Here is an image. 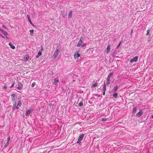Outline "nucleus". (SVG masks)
Wrapping results in <instances>:
<instances>
[{
  "label": "nucleus",
  "mask_w": 153,
  "mask_h": 153,
  "mask_svg": "<svg viewBox=\"0 0 153 153\" xmlns=\"http://www.w3.org/2000/svg\"><path fill=\"white\" fill-rule=\"evenodd\" d=\"M21 102L20 100H19L17 105L16 106V102L15 103V105L13 106L12 108L13 110H14L15 109H18L19 108V107L21 106Z\"/></svg>",
  "instance_id": "f257e3e1"
},
{
  "label": "nucleus",
  "mask_w": 153,
  "mask_h": 153,
  "mask_svg": "<svg viewBox=\"0 0 153 153\" xmlns=\"http://www.w3.org/2000/svg\"><path fill=\"white\" fill-rule=\"evenodd\" d=\"M60 51V49L59 48H56V51L54 52V54H53L54 59H55L56 58V57H57V56H58Z\"/></svg>",
  "instance_id": "f03ea898"
},
{
  "label": "nucleus",
  "mask_w": 153,
  "mask_h": 153,
  "mask_svg": "<svg viewBox=\"0 0 153 153\" xmlns=\"http://www.w3.org/2000/svg\"><path fill=\"white\" fill-rule=\"evenodd\" d=\"M11 102L13 103V106L15 105V103L16 102L15 100L16 95L13 94L11 95Z\"/></svg>",
  "instance_id": "7ed1b4c3"
},
{
  "label": "nucleus",
  "mask_w": 153,
  "mask_h": 153,
  "mask_svg": "<svg viewBox=\"0 0 153 153\" xmlns=\"http://www.w3.org/2000/svg\"><path fill=\"white\" fill-rule=\"evenodd\" d=\"M84 136V134H81L79 137L78 140L77 142V143L78 144H80L81 143V141L82 140L83 137Z\"/></svg>",
  "instance_id": "20e7f679"
},
{
  "label": "nucleus",
  "mask_w": 153,
  "mask_h": 153,
  "mask_svg": "<svg viewBox=\"0 0 153 153\" xmlns=\"http://www.w3.org/2000/svg\"><path fill=\"white\" fill-rule=\"evenodd\" d=\"M84 39L83 37H81L79 41V42L78 44L76 46L77 47H80L81 46Z\"/></svg>",
  "instance_id": "39448f33"
},
{
  "label": "nucleus",
  "mask_w": 153,
  "mask_h": 153,
  "mask_svg": "<svg viewBox=\"0 0 153 153\" xmlns=\"http://www.w3.org/2000/svg\"><path fill=\"white\" fill-rule=\"evenodd\" d=\"M138 59V57L136 56L133 58L131 59L130 60V62L131 63L136 62L137 61Z\"/></svg>",
  "instance_id": "423d86ee"
},
{
  "label": "nucleus",
  "mask_w": 153,
  "mask_h": 153,
  "mask_svg": "<svg viewBox=\"0 0 153 153\" xmlns=\"http://www.w3.org/2000/svg\"><path fill=\"white\" fill-rule=\"evenodd\" d=\"M10 139V136H9L8 137V138L7 139V143L6 144H5L4 145V147L5 148H6L8 146V145L9 144Z\"/></svg>",
  "instance_id": "0eeeda50"
},
{
  "label": "nucleus",
  "mask_w": 153,
  "mask_h": 153,
  "mask_svg": "<svg viewBox=\"0 0 153 153\" xmlns=\"http://www.w3.org/2000/svg\"><path fill=\"white\" fill-rule=\"evenodd\" d=\"M143 114V112L142 111H140L139 112L137 113L136 115V117H139L141 116Z\"/></svg>",
  "instance_id": "6e6552de"
},
{
  "label": "nucleus",
  "mask_w": 153,
  "mask_h": 153,
  "mask_svg": "<svg viewBox=\"0 0 153 153\" xmlns=\"http://www.w3.org/2000/svg\"><path fill=\"white\" fill-rule=\"evenodd\" d=\"M110 47H111V45H110V44H108V45L107 48V53H108L110 52V49H111Z\"/></svg>",
  "instance_id": "1a4fd4ad"
},
{
  "label": "nucleus",
  "mask_w": 153,
  "mask_h": 153,
  "mask_svg": "<svg viewBox=\"0 0 153 153\" xmlns=\"http://www.w3.org/2000/svg\"><path fill=\"white\" fill-rule=\"evenodd\" d=\"M59 82V79L57 77L53 81V84L54 85H56V83Z\"/></svg>",
  "instance_id": "9d476101"
},
{
  "label": "nucleus",
  "mask_w": 153,
  "mask_h": 153,
  "mask_svg": "<svg viewBox=\"0 0 153 153\" xmlns=\"http://www.w3.org/2000/svg\"><path fill=\"white\" fill-rule=\"evenodd\" d=\"M119 86L117 85H116L115 87H114L113 89L112 90V91H114V92H115L118 89V88H119Z\"/></svg>",
  "instance_id": "9b49d317"
},
{
  "label": "nucleus",
  "mask_w": 153,
  "mask_h": 153,
  "mask_svg": "<svg viewBox=\"0 0 153 153\" xmlns=\"http://www.w3.org/2000/svg\"><path fill=\"white\" fill-rule=\"evenodd\" d=\"M0 30L2 33L4 35H6V36H7V33L6 31H4V30H3L2 29H0Z\"/></svg>",
  "instance_id": "f8f14e48"
},
{
  "label": "nucleus",
  "mask_w": 153,
  "mask_h": 153,
  "mask_svg": "<svg viewBox=\"0 0 153 153\" xmlns=\"http://www.w3.org/2000/svg\"><path fill=\"white\" fill-rule=\"evenodd\" d=\"M22 87V84L20 83H19L18 87H17V88L19 89H20Z\"/></svg>",
  "instance_id": "ddd939ff"
},
{
  "label": "nucleus",
  "mask_w": 153,
  "mask_h": 153,
  "mask_svg": "<svg viewBox=\"0 0 153 153\" xmlns=\"http://www.w3.org/2000/svg\"><path fill=\"white\" fill-rule=\"evenodd\" d=\"M9 45L10 46V47L12 49H14L15 48V47L13 46L12 44L11 43H9Z\"/></svg>",
  "instance_id": "4468645a"
},
{
  "label": "nucleus",
  "mask_w": 153,
  "mask_h": 153,
  "mask_svg": "<svg viewBox=\"0 0 153 153\" xmlns=\"http://www.w3.org/2000/svg\"><path fill=\"white\" fill-rule=\"evenodd\" d=\"M137 109V108L136 107H135L133 108L132 112L133 114H134L136 113Z\"/></svg>",
  "instance_id": "2eb2a0df"
},
{
  "label": "nucleus",
  "mask_w": 153,
  "mask_h": 153,
  "mask_svg": "<svg viewBox=\"0 0 153 153\" xmlns=\"http://www.w3.org/2000/svg\"><path fill=\"white\" fill-rule=\"evenodd\" d=\"M72 11H70L68 14V18H71L72 17Z\"/></svg>",
  "instance_id": "dca6fc26"
},
{
  "label": "nucleus",
  "mask_w": 153,
  "mask_h": 153,
  "mask_svg": "<svg viewBox=\"0 0 153 153\" xmlns=\"http://www.w3.org/2000/svg\"><path fill=\"white\" fill-rule=\"evenodd\" d=\"M106 85L105 83V82L104 84V85L103 86V91H105L106 90Z\"/></svg>",
  "instance_id": "f3484780"
},
{
  "label": "nucleus",
  "mask_w": 153,
  "mask_h": 153,
  "mask_svg": "<svg viewBox=\"0 0 153 153\" xmlns=\"http://www.w3.org/2000/svg\"><path fill=\"white\" fill-rule=\"evenodd\" d=\"M117 96H118V94H117V93L114 92L113 94V96L115 98H117Z\"/></svg>",
  "instance_id": "a211bd4d"
},
{
  "label": "nucleus",
  "mask_w": 153,
  "mask_h": 153,
  "mask_svg": "<svg viewBox=\"0 0 153 153\" xmlns=\"http://www.w3.org/2000/svg\"><path fill=\"white\" fill-rule=\"evenodd\" d=\"M34 108V107L33 106V107H31L30 108V109H29V114L30 113H31V112H32V111H33Z\"/></svg>",
  "instance_id": "6ab92c4d"
},
{
  "label": "nucleus",
  "mask_w": 153,
  "mask_h": 153,
  "mask_svg": "<svg viewBox=\"0 0 153 153\" xmlns=\"http://www.w3.org/2000/svg\"><path fill=\"white\" fill-rule=\"evenodd\" d=\"M79 106H82L83 105V101L82 100L79 104Z\"/></svg>",
  "instance_id": "aec40b11"
},
{
  "label": "nucleus",
  "mask_w": 153,
  "mask_h": 153,
  "mask_svg": "<svg viewBox=\"0 0 153 153\" xmlns=\"http://www.w3.org/2000/svg\"><path fill=\"white\" fill-rule=\"evenodd\" d=\"M116 52L115 51H114L112 53V54H111L112 56L113 57H114L115 56V55H116Z\"/></svg>",
  "instance_id": "412c9836"
},
{
  "label": "nucleus",
  "mask_w": 153,
  "mask_h": 153,
  "mask_svg": "<svg viewBox=\"0 0 153 153\" xmlns=\"http://www.w3.org/2000/svg\"><path fill=\"white\" fill-rule=\"evenodd\" d=\"M98 84L97 83H95L92 86V87H95L97 86L98 85Z\"/></svg>",
  "instance_id": "4be33fe9"
},
{
  "label": "nucleus",
  "mask_w": 153,
  "mask_h": 153,
  "mask_svg": "<svg viewBox=\"0 0 153 153\" xmlns=\"http://www.w3.org/2000/svg\"><path fill=\"white\" fill-rule=\"evenodd\" d=\"M25 59H26L25 61H26L29 59V56L28 55H26L25 57Z\"/></svg>",
  "instance_id": "5701e85b"
},
{
  "label": "nucleus",
  "mask_w": 153,
  "mask_h": 153,
  "mask_svg": "<svg viewBox=\"0 0 153 153\" xmlns=\"http://www.w3.org/2000/svg\"><path fill=\"white\" fill-rule=\"evenodd\" d=\"M150 31V29H148L147 31V33H146V36H148L149 33V32Z\"/></svg>",
  "instance_id": "b1692460"
},
{
  "label": "nucleus",
  "mask_w": 153,
  "mask_h": 153,
  "mask_svg": "<svg viewBox=\"0 0 153 153\" xmlns=\"http://www.w3.org/2000/svg\"><path fill=\"white\" fill-rule=\"evenodd\" d=\"M113 75V72H111L108 75V76L110 77L111 78V77Z\"/></svg>",
  "instance_id": "393cba45"
},
{
  "label": "nucleus",
  "mask_w": 153,
  "mask_h": 153,
  "mask_svg": "<svg viewBox=\"0 0 153 153\" xmlns=\"http://www.w3.org/2000/svg\"><path fill=\"white\" fill-rule=\"evenodd\" d=\"M29 32L30 33V35L31 36H33V30H30L29 31Z\"/></svg>",
  "instance_id": "a878e982"
},
{
  "label": "nucleus",
  "mask_w": 153,
  "mask_h": 153,
  "mask_svg": "<svg viewBox=\"0 0 153 153\" xmlns=\"http://www.w3.org/2000/svg\"><path fill=\"white\" fill-rule=\"evenodd\" d=\"M110 80H106V84L107 85H108L110 84Z\"/></svg>",
  "instance_id": "bb28decb"
},
{
  "label": "nucleus",
  "mask_w": 153,
  "mask_h": 153,
  "mask_svg": "<svg viewBox=\"0 0 153 153\" xmlns=\"http://www.w3.org/2000/svg\"><path fill=\"white\" fill-rule=\"evenodd\" d=\"M2 27L4 28L5 29H7L8 28H7V27L5 26L4 25H3L2 26Z\"/></svg>",
  "instance_id": "cd10ccee"
},
{
  "label": "nucleus",
  "mask_w": 153,
  "mask_h": 153,
  "mask_svg": "<svg viewBox=\"0 0 153 153\" xmlns=\"http://www.w3.org/2000/svg\"><path fill=\"white\" fill-rule=\"evenodd\" d=\"M0 36H1L2 38H4V39H7V37L6 36H2L1 34H0Z\"/></svg>",
  "instance_id": "c85d7f7f"
},
{
  "label": "nucleus",
  "mask_w": 153,
  "mask_h": 153,
  "mask_svg": "<svg viewBox=\"0 0 153 153\" xmlns=\"http://www.w3.org/2000/svg\"><path fill=\"white\" fill-rule=\"evenodd\" d=\"M42 52L40 51H39L38 52V55L39 56H40L42 55Z\"/></svg>",
  "instance_id": "c756f323"
},
{
  "label": "nucleus",
  "mask_w": 153,
  "mask_h": 153,
  "mask_svg": "<svg viewBox=\"0 0 153 153\" xmlns=\"http://www.w3.org/2000/svg\"><path fill=\"white\" fill-rule=\"evenodd\" d=\"M121 44V42H120L118 45L117 46L116 48V49H117L119 48V46H120V45Z\"/></svg>",
  "instance_id": "7c9ffc66"
},
{
  "label": "nucleus",
  "mask_w": 153,
  "mask_h": 153,
  "mask_svg": "<svg viewBox=\"0 0 153 153\" xmlns=\"http://www.w3.org/2000/svg\"><path fill=\"white\" fill-rule=\"evenodd\" d=\"M35 85V82H34L32 83V84L31 85V86L33 87Z\"/></svg>",
  "instance_id": "2f4dec72"
},
{
  "label": "nucleus",
  "mask_w": 153,
  "mask_h": 153,
  "mask_svg": "<svg viewBox=\"0 0 153 153\" xmlns=\"http://www.w3.org/2000/svg\"><path fill=\"white\" fill-rule=\"evenodd\" d=\"M86 45V44L85 43H84L82 45V47L83 48L85 47Z\"/></svg>",
  "instance_id": "473e14b6"
},
{
  "label": "nucleus",
  "mask_w": 153,
  "mask_h": 153,
  "mask_svg": "<svg viewBox=\"0 0 153 153\" xmlns=\"http://www.w3.org/2000/svg\"><path fill=\"white\" fill-rule=\"evenodd\" d=\"M107 119L106 118H103L102 119V121H106Z\"/></svg>",
  "instance_id": "72a5a7b5"
},
{
  "label": "nucleus",
  "mask_w": 153,
  "mask_h": 153,
  "mask_svg": "<svg viewBox=\"0 0 153 153\" xmlns=\"http://www.w3.org/2000/svg\"><path fill=\"white\" fill-rule=\"evenodd\" d=\"M29 23H30L31 24H32L33 26H34V25L32 24L31 19L29 18Z\"/></svg>",
  "instance_id": "f704fd0d"
},
{
  "label": "nucleus",
  "mask_w": 153,
  "mask_h": 153,
  "mask_svg": "<svg viewBox=\"0 0 153 153\" xmlns=\"http://www.w3.org/2000/svg\"><path fill=\"white\" fill-rule=\"evenodd\" d=\"M76 56H77V57H79L80 56V54L79 53H76Z\"/></svg>",
  "instance_id": "c9c22d12"
},
{
  "label": "nucleus",
  "mask_w": 153,
  "mask_h": 153,
  "mask_svg": "<svg viewBox=\"0 0 153 153\" xmlns=\"http://www.w3.org/2000/svg\"><path fill=\"white\" fill-rule=\"evenodd\" d=\"M14 83H13V84L10 87V88H11L13 87L14 86Z\"/></svg>",
  "instance_id": "e433bc0d"
},
{
  "label": "nucleus",
  "mask_w": 153,
  "mask_h": 153,
  "mask_svg": "<svg viewBox=\"0 0 153 153\" xmlns=\"http://www.w3.org/2000/svg\"><path fill=\"white\" fill-rule=\"evenodd\" d=\"M74 58L76 59V53H75V54L74 55Z\"/></svg>",
  "instance_id": "4c0bfd02"
},
{
  "label": "nucleus",
  "mask_w": 153,
  "mask_h": 153,
  "mask_svg": "<svg viewBox=\"0 0 153 153\" xmlns=\"http://www.w3.org/2000/svg\"><path fill=\"white\" fill-rule=\"evenodd\" d=\"M7 86H4L3 88V89L4 90H6L7 89Z\"/></svg>",
  "instance_id": "58836bf2"
},
{
  "label": "nucleus",
  "mask_w": 153,
  "mask_h": 153,
  "mask_svg": "<svg viewBox=\"0 0 153 153\" xmlns=\"http://www.w3.org/2000/svg\"><path fill=\"white\" fill-rule=\"evenodd\" d=\"M110 78L108 76L106 80H110Z\"/></svg>",
  "instance_id": "ea45409f"
},
{
  "label": "nucleus",
  "mask_w": 153,
  "mask_h": 153,
  "mask_svg": "<svg viewBox=\"0 0 153 153\" xmlns=\"http://www.w3.org/2000/svg\"><path fill=\"white\" fill-rule=\"evenodd\" d=\"M28 112H29V110L27 111L26 113V115H28Z\"/></svg>",
  "instance_id": "a19ab883"
},
{
  "label": "nucleus",
  "mask_w": 153,
  "mask_h": 153,
  "mask_svg": "<svg viewBox=\"0 0 153 153\" xmlns=\"http://www.w3.org/2000/svg\"><path fill=\"white\" fill-rule=\"evenodd\" d=\"M103 95H105V91H103Z\"/></svg>",
  "instance_id": "79ce46f5"
},
{
  "label": "nucleus",
  "mask_w": 153,
  "mask_h": 153,
  "mask_svg": "<svg viewBox=\"0 0 153 153\" xmlns=\"http://www.w3.org/2000/svg\"><path fill=\"white\" fill-rule=\"evenodd\" d=\"M39 56L38 55H37V56H36V58H39Z\"/></svg>",
  "instance_id": "37998d69"
},
{
  "label": "nucleus",
  "mask_w": 153,
  "mask_h": 153,
  "mask_svg": "<svg viewBox=\"0 0 153 153\" xmlns=\"http://www.w3.org/2000/svg\"><path fill=\"white\" fill-rule=\"evenodd\" d=\"M27 18H28V20H29V15H27Z\"/></svg>",
  "instance_id": "c03bdc74"
},
{
  "label": "nucleus",
  "mask_w": 153,
  "mask_h": 153,
  "mask_svg": "<svg viewBox=\"0 0 153 153\" xmlns=\"http://www.w3.org/2000/svg\"><path fill=\"white\" fill-rule=\"evenodd\" d=\"M41 50L42 51H43V49L42 48L41 49Z\"/></svg>",
  "instance_id": "a18cd8bd"
},
{
  "label": "nucleus",
  "mask_w": 153,
  "mask_h": 153,
  "mask_svg": "<svg viewBox=\"0 0 153 153\" xmlns=\"http://www.w3.org/2000/svg\"><path fill=\"white\" fill-rule=\"evenodd\" d=\"M50 106H51L52 105V104L51 103H50L49 104Z\"/></svg>",
  "instance_id": "49530a36"
},
{
  "label": "nucleus",
  "mask_w": 153,
  "mask_h": 153,
  "mask_svg": "<svg viewBox=\"0 0 153 153\" xmlns=\"http://www.w3.org/2000/svg\"><path fill=\"white\" fill-rule=\"evenodd\" d=\"M152 117L153 118V115H152Z\"/></svg>",
  "instance_id": "de8ad7c7"
},
{
  "label": "nucleus",
  "mask_w": 153,
  "mask_h": 153,
  "mask_svg": "<svg viewBox=\"0 0 153 153\" xmlns=\"http://www.w3.org/2000/svg\"><path fill=\"white\" fill-rule=\"evenodd\" d=\"M132 32H133V30H132L131 31V33Z\"/></svg>",
  "instance_id": "09e8293b"
}]
</instances>
